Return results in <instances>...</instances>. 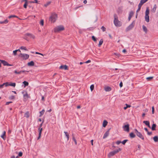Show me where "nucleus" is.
I'll list each match as a JSON object with an SVG mask.
<instances>
[{
	"label": "nucleus",
	"mask_w": 158,
	"mask_h": 158,
	"mask_svg": "<svg viewBox=\"0 0 158 158\" xmlns=\"http://www.w3.org/2000/svg\"><path fill=\"white\" fill-rule=\"evenodd\" d=\"M31 34L29 33H27L25 35L30 37Z\"/></svg>",
	"instance_id": "nucleus-58"
},
{
	"label": "nucleus",
	"mask_w": 158,
	"mask_h": 158,
	"mask_svg": "<svg viewBox=\"0 0 158 158\" xmlns=\"http://www.w3.org/2000/svg\"><path fill=\"white\" fill-rule=\"evenodd\" d=\"M143 123H144L146 126L148 127L149 128H150L151 127L150 125L149 122L148 121H144Z\"/></svg>",
	"instance_id": "nucleus-18"
},
{
	"label": "nucleus",
	"mask_w": 158,
	"mask_h": 158,
	"mask_svg": "<svg viewBox=\"0 0 158 158\" xmlns=\"http://www.w3.org/2000/svg\"><path fill=\"white\" fill-rule=\"evenodd\" d=\"M72 136L73 137V140L74 141L75 144L76 145H77V141H76L75 138L74 137V135H73V134H72Z\"/></svg>",
	"instance_id": "nucleus-33"
},
{
	"label": "nucleus",
	"mask_w": 158,
	"mask_h": 158,
	"mask_svg": "<svg viewBox=\"0 0 158 158\" xmlns=\"http://www.w3.org/2000/svg\"><path fill=\"white\" fill-rule=\"evenodd\" d=\"M152 114H154V111H155V109L154 107L152 106Z\"/></svg>",
	"instance_id": "nucleus-52"
},
{
	"label": "nucleus",
	"mask_w": 158,
	"mask_h": 158,
	"mask_svg": "<svg viewBox=\"0 0 158 158\" xmlns=\"http://www.w3.org/2000/svg\"><path fill=\"white\" fill-rule=\"evenodd\" d=\"M95 28V27H89L88 28V29L90 30H92L94 29Z\"/></svg>",
	"instance_id": "nucleus-57"
},
{
	"label": "nucleus",
	"mask_w": 158,
	"mask_h": 158,
	"mask_svg": "<svg viewBox=\"0 0 158 158\" xmlns=\"http://www.w3.org/2000/svg\"><path fill=\"white\" fill-rule=\"evenodd\" d=\"M44 111H45V110L44 109H43L41 111H40V114L39 116L40 117L42 116V115H43V114H44Z\"/></svg>",
	"instance_id": "nucleus-32"
},
{
	"label": "nucleus",
	"mask_w": 158,
	"mask_h": 158,
	"mask_svg": "<svg viewBox=\"0 0 158 158\" xmlns=\"http://www.w3.org/2000/svg\"><path fill=\"white\" fill-rule=\"evenodd\" d=\"M141 6H139V5H138V9L136 11V13L138 12L140 10L141 8Z\"/></svg>",
	"instance_id": "nucleus-47"
},
{
	"label": "nucleus",
	"mask_w": 158,
	"mask_h": 158,
	"mask_svg": "<svg viewBox=\"0 0 158 158\" xmlns=\"http://www.w3.org/2000/svg\"><path fill=\"white\" fill-rule=\"evenodd\" d=\"M101 29H102L103 31H105L106 30V28L103 26L102 27Z\"/></svg>",
	"instance_id": "nucleus-49"
},
{
	"label": "nucleus",
	"mask_w": 158,
	"mask_h": 158,
	"mask_svg": "<svg viewBox=\"0 0 158 158\" xmlns=\"http://www.w3.org/2000/svg\"><path fill=\"white\" fill-rule=\"evenodd\" d=\"M123 128L125 131L128 132L129 131V125L128 124L125 125L123 126Z\"/></svg>",
	"instance_id": "nucleus-11"
},
{
	"label": "nucleus",
	"mask_w": 158,
	"mask_h": 158,
	"mask_svg": "<svg viewBox=\"0 0 158 158\" xmlns=\"http://www.w3.org/2000/svg\"><path fill=\"white\" fill-rule=\"evenodd\" d=\"M25 72H28V71L25 70H21L19 72H17V70H15L14 72L15 73L17 74H20L21 73H24Z\"/></svg>",
	"instance_id": "nucleus-17"
},
{
	"label": "nucleus",
	"mask_w": 158,
	"mask_h": 158,
	"mask_svg": "<svg viewBox=\"0 0 158 158\" xmlns=\"http://www.w3.org/2000/svg\"><path fill=\"white\" fill-rule=\"evenodd\" d=\"M153 78V77H147L146 78V79L147 80H148V81H150L151 80H152Z\"/></svg>",
	"instance_id": "nucleus-41"
},
{
	"label": "nucleus",
	"mask_w": 158,
	"mask_h": 158,
	"mask_svg": "<svg viewBox=\"0 0 158 158\" xmlns=\"http://www.w3.org/2000/svg\"><path fill=\"white\" fill-rule=\"evenodd\" d=\"M156 124L153 123L151 127V129L152 131L156 130Z\"/></svg>",
	"instance_id": "nucleus-25"
},
{
	"label": "nucleus",
	"mask_w": 158,
	"mask_h": 158,
	"mask_svg": "<svg viewBox=\"0 0 158 158\" xmlns=\"http://www.w3.org/2000/svg\"><path fill=\"white\" fill-rule=\"evenodd\" d=\"M135 21H133L132 23L126 29V31H128L131 30L132 28H133L134 26V25L135 24Z\"/></svg>",
	"instance_id": "nucleus-8"
},
{
	"label": "nucleus",
	"mask_w": 158,
	"mask_h": 158,
	"mask_svg": "<svg viewBox=\"0 0 158 158\" xmlns=\"http://www.w3.org/2000/svg\"><path fill=\"white\" fill-rule=\"evenodd\" d=\"M129 136L131 138H135L136 135L133 132H131L130 133Z\"/></svg>",
	"instance_id": "nucleus-23"
},
{
	"label": "nucleus",
	"mask_w": 158,
	"mask_h": 158,
	"mask_svg": "<svg viewBox=\"0 0 158 158\" xmlns=\"http://www.w3.org/2000/svg\"><path fill=\"white\" fill-rule=\"evenodd\" d=\"M94 88V85H92L90 86V89H91V91H92Z\"/></svg>",
	"instance_id": "nucleus-45"
},
{
	"label": "nucleus",
	"mask_w": 158,
	"mask_h": 158,
	"mask_svg": "<svg viewBox=\"0 0 158 158\" xmlns=\"http://www.w3.org/2000/svg\"><path fill=\"white\" fill-rule=\"evenodd\" d=\"M38 130L39 131V136L37 138L38 140L41 137L42 132L43 130V128H38Z\"/></svg>",
	"instance_id": "nucleus-15"
},
{
	"label": "nucleus",
	"mask_w": 158,
	"mask_h": 158,
	"mask_svg": "<svg viewBox=\"0 0 158 158\" xmlns=\"http://www.w3.org/2000/svg\"><path fill=\"white\" fill-rule=\"evenodd\" d=\"M134 14V12L133 11H131L129 14V16H130V17H131L133 16Z\"/></svg>",
	"instance_id": "nucleus-36"
},
{
	"label": "nucleus",
	"mask_w": 158,
	"mask_h": 158,
	"mask_svg": "<svg viewBox=\"0 0 158 158\" xmlns=\"http://www.w3.org/2000/svg\"><path fill=\"white\" fill-rule=\"evenodd\" d=\"M0 61L2 63L4 66H11L12 65L9 64L7 62L4 60L0 59Z\"/></svg>",
	"instance_id": "nucleus-12"
},
{
	"label": "nucleus",
	"mask_w": 158,
	"mask_h": 158,
	"mask_svg": "<svg viewBox=\"0 0 158 158\" xmlns=\"http://www.w3.org/2000/svg\"><path fill=\"white\" fill-rule=\"evenodd\" d=\"M12 102H7L6 103V105H8L9 104L12 103Z\"/></svg>",
	"instance_id": "nucleus-62"
},
{
	"label": "nucleus",
	"mask_w": 158,
	"mask_h": 158,
	"mask_svg": "<svg viewBox=\"0 0 158 158\" xmlns=\"http://www.w3.org/2000/svg\"><path fill=\"white\" fill-rule=\"evenodd\" d=\"M59 69H64L65 70H67L68 69V66L66 65H61Z\"/></svg>",
	"instance_id": "nucleus-14"
},
{
	"label": "nucleus",
	"mask_w": 158,
	"mask_h": 158,
	"mask_svg": "<svg viewBox=\"0 0 158 158\" xmlns=\"http://www.w3.org/2000/svg\"><path fill=\"white\" fill-rule=\"evenodd\" d=\"M103 43V40L102 39H101L99 41V43L98 44V46L100 47L101 46L102 44Z\"/></svg>",
	"instance_id": "nucleus-30"
},
{
	"label": "nucleus",
	"mask_w": 158,
	"mask_h": 158,
	"mask_svg": "<svg viewBox=\"0 0 158 158\" xmlns=\"http://www.w3.org/2000/svg\"><path fill=\"white\" fill-rule=\"evenodd\" d=\"M64 27L62 25L58 26L54 28V32H58L60 31L64 30Z\"/></svg>",
	"instance_id": "nucleus-3"
},
{
	"label": "nucleus",
	"mask_w": 158,
	"mask_h": 158,
	"mask_svg": "<svg viewBox=\"0 0 158 158\" xmlns=\"http://www.w3.org/2000/svg\"><path fill=\"white\" fill-rule=\"evenodd\" d=\"M143 3L142 2V1L141 0L140 3L139 4V6H142V5L143 4Z\"/></svg>",
	"instance_id": "nucleus-55"
},
{
	"label": "nucleus",
	"mask_w": 158,
	"mask_h": 158,
	"mask_svg": "<svg viewBox=\"0 0 158 158\" xmlns=\"http://www.w3.org/2000/svg\"><path fill=\"white\" fill-rule=\"evenodd\" d=\"M123 6L119 7L117 9V12L118 13H121L123 12Z\"/></svg>",
	"instance_id": "nucleus-16"
},
{
	"label": "nucleus",
	"mask_w": 158,
	"mask_h": 158,
	"mask_svg": "<svg viewBox=\"0 0 158 158\" xmlns=\"http://www.w3.org/2000/svg\"><path fill=\"white\" fill-rule=\"evenodd\" d=\"M145 13V20L147 22H149V10L148 7H147Z\"/></svg>",
	"instance_id": "nucleus-6"
},
{
	"label": "nucleus",
	"mask_w": 158,
	"mask_h": 158,
	"mask_svg": "<svg viewBox=\"0 0 158 158\" xmlns=\"http://www.w3.org/2000/svg\"><path fill=\"white\" fill-rule=\"evenodd\" d=\"M24 116L27 118H29V112L28 111H27L24 114Z\"/></svg>",
	"instance_id": "nucleus-28"
},
{
	"label": "nucleus",
	"mask_w": 158,
	"mask_h": 158,
	"mask_svg": "<svg viewBox=\"0 0 158 158\" xmlns=\"http://www.w3.org/2000/svg\"><path fill=\"white\" fill-rule=\"evenodd\" d=\"M44 119H43V121L42 123H41L40 125V126H39V128H42L41 127H42V125H43V123H44Z\"/></svg>",
	"instance_id": "nucleus-59"
},
{
	"label": "nucleus",
	"mask_w": 158,
	"mask_h": 158,
	"mask_svg": "<svg viewBox=\"0 0 158 158\" xmlns=\"http://www.w3.org/2000/svg\"><path fill=\"white\" fill-rule=\"evenodd\" d=\"M22 155H23V153L22 152H20L19 153L18 156L21 157L22 156Z\"/></svg>",
	"instance_id": "nucleus-51"
},
{
	"label": "nucleus",
	"mask_w": 158,
	"mask_h": 158,
	"mask_svg": "<svg viewBox=\"0 0 158 158\" xmlns=\"http://www.w3.org/2000/svg\"><path fill=\"white\" fill-rule=\"evenodd\" d=\"M57 18V15L56 14H52L49 18V20L52 22L54 23Z\"/></svg>",
	"instance_id": "nucleus-4"
},
{
	"label": "nucleus",
	"mask_w": 158,
	"mask_h": 158,
	"mask_svg": "<svg viewBox=\"0 0 158 158\" xmlns=\"http://www.w3.org/2000/svg\"><path fill=\"white\" fill-rule=\"evenodd\" d=\"M145 13V20L147 22H149V10L148 7H147Z\"/></svg>",
	"instance_id": "nucleus-5"
},
{
	"label": "nucleus",
	"mask_w": 158,
	"mask_h": 158,
	"mask_svg": "<svg viewBox=\"0 0 158 158\" xmlns=\"http://www.w3.org/2000/svg\"><path fill=\"white\" fill-rule=\"evenodd\" d=\"M29 2L31 3H38V1L37 0H34V1H30Z\"/></svg>",
	"instance_id": "nucleus-44"
},
{
	"label": "nucleus",
	"mask_w": 158,
	"mask_h": 158,
	"mask_svg": "<svg viewBox=\"0 0 158 158\" xmlns=\"http://www.w3.org/2000/svg\"><path fill=\"white\" fill-rule=\"evenodd\" d=\"M64 133H65V135L67 138V140H68L69 138V133L66 131H64Z\"/></svg>",
	"instance_id": "nucleus-27"
},
{
	"label": "nucleus",
	"mask_w": 158,
	"mask_h": 158,
	"mask_svg": "<svg viewBox=\"0 0 158 158\" xmlns=\"http://www.w3.org/2000/svg\"><path fill=\"white\" fill-rule=\"evenodd\" d=\"M8 22V21L7 19H6L4 21H0V24H4V23H7Z\"/></svg>",
	"instance_id": "nucleus-34"
},
{
	"label": "nucleus",
	"mask_w": 158,
	"mask_h": 158,
	"mask_svg": "<svg viewBox=\"0 0 158 158\" xmlns=\"http://www.w3.org/2000/svg\"><path fill=\"white\" fill-rule=\"evenodd\" d=\"M123 86V83L122 81H121L119 83V86L121 88Z\"/></svg>",
	"instance_id": "nucleus-61"
},
{
	"label": "nucleus",
	"mask_w": 158,
	"mask_h": 158,
	"mask_svg": "<svg viewBox=\"0 0 158 158\" xmlns=\"http://www.w3.org/2000/svg\"><path fill=\"white\" fill-rule=\"evenodd\" d=\"M114 23L116 27H120L121 25L120 22L118 20V17L116 15H114Z\"/></svg>",
	"instance_id": "nucleus-1"
},
{
	"label": "nucleus",
	"mask_w": 158,
	"mask_h": 158,
	"mask_svg": "<svg viewBox=\"0 0 158 158\" xmlns=\"http://www.w3.org/2000/svg\"><path fill=\"white\" fill-rule=\"evenodd\" d=\"M125 105H126V106H124V110H126L128 108H129V107H131V106L130 105H128V104H126Z\"/></svg>",
	"instance_id": "nucleus-35"
},
{
	"label": "nucleus",
	"mask_w": 158,
	"mask_h": 158,
	"mask_svg": "<svg viewBox=\"0 0 158 158\" xmlns=\"http://www.w3.org/2000/svg\"><path fill=\"white\" fill-rule=\"evenodd\" d=\"M22 93L23 94V97L24 99L30 98V96L28 95L26 91L24 90L22 92Z\"/></svg>",
	"instance_id": "nucleus-9"
},
{
	"label": "nucleus",
	"mask_w": 158,
	"mask_h": 158,
	"mask_svg": "<svg viewBox=\"0 0 158 158\" xmlns=\"http://www.w3.org/2000/svg\"><path fill=\"white\" fill-rule=\"evenodd\" d=\"M108 123L107 121L106 120H104L103 122L102 126L103 127H105Z\"/></svg>",
	"instance_id": "nucleus-22"
},
{
	"label": "nucleus",
	"mask_w": 158,
	"mask_h": 158,
	"mask_svg": "<svg viewBox=\"0 0 158 158\" xmlns=\"http://www.w3.org/2000/svg\"><path fill=\"white\" fill-rule=\"evenodd\" d=\"M51 2H47L46 4H45L44 5V6L45 7H47L51 3Z\"/></svg>",
	"instance_id": "nucleus-43"
},
{
	"label": "nucleus",
	"mask_w": 158,
	"mask_h": 158,
	"mask_svg": "<svg viewBox=\"0 0 158 158\" xmlns=\"http://www.w3.org/2000/svg\"><path fill=\"white\" fill-rule=\"evenodd\" d=\"M14 98H15V96L13 95L10 96L9 98V99H11V100L13 99H14Z\"/></svg>",
	"instance_id": "nucleus-53"
},
{
	"label": "nucleus",
	"mask_w": 158,
	"mask_h": 158,
	"mask_svg": "<svg viewBox=\"0 0 158 158\" xmlns=\"http://www.w3.org/2000/svg\"><path fill=\"white\" fill-rule=\"evenodd\" d=\"M23 84L24 85V87H25L26 86H28L29 84L28 82L26 81H24L23 82Z\"/></svg>",
	"instance_id": "nucleus-31"
},
{
	"label": "nucleus",
	"mask_w": 158,
	"mask_h": 158,
	"mask_svg": "<svg viewBox=\"0 0 158 158\" xmlns=\"http://www.w3.org/2000/svg\"><path fill=\"white\" fill-rule=\"evenodd\" d=\"M143 3L142 2V1L141 0L140 3L139 4V6H142V5L143 4Z\"/></svg>",
	"instance_id": "nucleus-54"
},
{
	"label": "nucleus",
	"mask_w": 158,
	"mask_h": 158,
	"mask_svg": "<svg viewBox=\"0 0 158 158\" xmlns=\"http://www.w3.org/2000/svg\"><path fill=\"white\" fill-rule=\"evenodd\" d=\"M154 141L156 142L158 141V136H155L153 138Z\"/></svg>",
	"instance_id": "nucleus-29"
},
{
	"label": "nucleus",
	"mask_w": 158,
	"mask_h": 158,
	"mask_svg": "<svg viewBox=\"0 0 158 158\" xmlns=\"http://www.w3.org/2000/svg\"><path fill=\"white\" fill-rule=\"evenodd\" d=\"M17 51L16 50L13 51V54L14 55H17Z\"/></svg>",
	"instance_id": "nucleus-56"
},
{
	"label": "nucleus",
	"mask_w": 158,
	"mask_h": 158,
	"mask_svg": "<svg viewBox=\"0 0 158 158\" xmlns=\"http://www.w3.org/2000/svg\"><path fill=\"white\" fill-rule=\"evenodd\" d=\"M135 133L136 134V135L142 140H144V138L141 133L139 132L137 129H135L134 130Z\"/></svg>",
	"instance_id": "nucleus-7"
},
{
	"label": "nucleus",
	"mask_w": 158,
	"mask_h": 158,
	"mask_svg": "<svg viewBox=\"0 0 158 158\" xmlns=\"http://www.w3.org/2000/svg\"><path fill=\"white\" fill-rule=\"evenodd\" d=\"M121 143V141H118L116 142V143L118 145H119Z\"/></svg>",
	"instance_id": "nucleus-60"
},
{
	"label": "nucleus",
	"mask_w": 158,
	"mask_h": 158,
	"mask_svg": "<svg viewBox=\"0 0 158 158\" xmlns=\"http://www.w3.org/2000/svg\"><path fill=\"white\" fill-rule=\"evenodd\" d=\"M147 134H148V135H151V134H152V132H148H148H147Z\"/></svg>",
	"instance_id": "nucleus-63"
},
{
	"label": "nucleus",
	"mask_w": 158,
	"mask_h": 158,
	"mask_svg": "<svg viewBox=\"0 0 158 158\" xmlns=\"http://www.w3.org/2000/svg\"><path fill=\"white\" fill-rule=\"evenodd\" d=\"M30 37L32 38L33 39L35 38V36L32 34H31Z\"/></svg>",
	"instance_id": "nucleus-64"
},
{
	"label": "nucleus",
	"mask_w": 158,
	"mask_h": 158,
	"mask_svg": "<svg viewBox=\"0 0 158 158\" xmlns=\"http://www.w3.org/2000/svg\"><path fill=\"white\" fill-rule=\"evenodd\" d=\"M14 17H15V18H18V16H17L15 15H11L9 16L8 17V18L9 19H10V18H14Z\"/></svg>",
	"instance_id": "nucleus-42"
},
{
	"label": "nucleus",
	"mask_w": 158,
	"mask_h": 158,
	"mask_svg": "<svg viewBox=\"0 0 158 158\" xmlns=\"http://www.w3.org/2000/svg\"><path fill=\"white\" fill-rule=\"evenodd\" d=\"M10 86L15 87L16 85V83H10L9 84Z\"/></svg>",
	"instance_id": "nucleus-38"
},
{
	"label": "nucleus",
	"mask_w": 158,
	"mask_h": 158,
	"mask_svg": "<svg viewBox=\"0 0 158 158\" xmlns=\"http://www.w3.org/2000/svg\"><path fill=\"white\" fill-rule=\"evenodd\" d=\"M20 49H23L25 50H27L26 48V47H23V46H21L20 47Z\"/></svg>",
	"instance_id": "nucleus-48"
},
{
	"label": "nucleus",
	"mask_w": 158,
	"mask_h": 158,
	"mask_svg": "<svg viewBox=\"0 0 158 158\" xmlns=\"http://www.w3.org/2000/svg\"><path fill=\"white\" fill-rule=\"evenodd\" d=\"M27 65L29 66H33L34 65V62L33 61H31L30 62H28Z\"/></svg>",
	"instance_id": "nucleus-21"
},
{
	"label": "nucleus",
	"mask_w": 158,
	"mask_h": 158,
	"mask_svg": "<svg viewBox=\"0 0 158 158\" xmlns=\"http://www.w3.org/2000/svg\"><path fill=\"white\" fill-rule=\"evenodd\" d=\"M19 56L23 58V60H26L28 59L29 58V55L26 54H22L21 53Z\"/></svg>",
	"instance_id": "nucleus-10"
},
{
	"label": "nucleus",
	"mask_w": 158,
	"mask_h": 158,
	"mask_svg": "<svg viewBox=\"0 0 158 158\" xmlns=\"http://www.w3.org/2000/svg\"><path fill=\"white\" fill-rule=\"evenodd\" d=\"M156 8H157V6L156 4H155L154 5L153 8L151 10V11L153 13H155L156 12Z\"/></svg>",
	"instance_id": "nucleus-19"
},
{
	"label": "nucleus",
	"mask_w": 158,
	"mask_h": 158,
	"mask_svg": "<svg viewBox=\"0 0 158 158\" xmlns=\"http://www.w3.org/2000/svg\"><path fill=\"white\" fill-rule=\"evenodd\" d=\"M121 150L122 149L120 148H119L118 149L110 152L108 154V157L109 158L110 157L121 151Z\"/></svg>",
	"instance_id": "nucleus-2"
},
{
	"label": "nucleus",
	"mask_w": 158,
	"mask_h": 158,
	"mask_svg": "<svg viewBox=\"0 0 158 158\" xmlns=\"http://www.w3.org/2000/svg\"><path fill=\"white\" fill-rule=\"evenodd\" d=\"M104 89H105V90L106 92L110 91H111V88L110 87H109V86H107V87H105V88Z\"/></svg>",
	"instance_id": "nucleus-24"
},
{
	"label": "nucleus",
	"mask_w": 158,
	"mask_h": 158,
	"mask_svg": "<svg viewBox=\"0 0 158 158\" xmlns=\"http://www.w3.org/2000/svg\"><path fill=\"white\" fill-rule=\"evenodd\" d=\"M110 128H109L104 134L103 136V138L104 139L106 138L109 135V131L110 129Z\"/></svg>",
	"instance_id": "nucleus-13"
},
{
	"label": "nucleus",
	"mask_w": 158,
	"mask_h": 158,
	"mask_svg": "<svg viewBox=\"0 0 158 158\" xmlns=\"http://www.w3.org/2000/svg\"><path fill=\"white\" fill-rule=\"evenodd\" d=\"M27 6V2H25L24 4L23 5V7L24 8H26Z\"/></svg>",
	"instance_id": "nucleus-50"
},
{
	"label": "nucleus",
	"mask_w": 158,
	"mask_h": 158,
	"mask_svg": "<svg viewBox=\"0 0 158 158\" xmlns=\"http://www.w3.org/2000/svg\"><path fill=\"white\" fill-rule=\"evenodd\" d=\"M9 84L8 82H5V83H4L3 84V85H5L6 87L7 86L9 85Z\"/></svg>",
	"instance_id": "nucleus-46"
},
{
	"label": "nucleus",
	"mask_w": 158,
	"mask_h": 158,
	"mask_svg": "<svg viewBox=\"0 0 158 158\" xmlns=\"http://www.w3.org/2000/svg\"><path fill=\"white\" fill-rule=\"evenodd\" d=\"M128 141V139H125L123 140V141L121 142V143H122L123 145H125L126 143Z\"/></svg>",
	"instance_id": "nucleus-39"
},
{
	"label": "nucleus",
	"mask_w": 158,
	"mask_h": 158,
	"mask_svg": "<svg viewBox=\"0 0 158 158\" xmlns=\"http://www.w3.org/2000/svg\"><path fill=\"white\" fill-rule=\"evenodd\" d=\"M143 29V31L145 32V33H147V29L146 28V27L143 25L142 26Z\"/></svg>",
	"instance_id": "nucleus-26"
},
{
	"label": "nucleus",
	"mask_w": 158,
	"mask_h": 158,
	"mask_svg": "<svg viewBox=\"0 0 158 158\" xmlns=\"http://www.w3.org/2000/svg\"><path fill=\"white\" fill-rule=\"evenodd\" d=\"M92 40L94 42H96L97 41V39L93 35L92 36Z\"/></svg>",
	"instance_id": "nucleus-37"
},
{
	"label": "nucleus",
	"mask_w": 158,
	"mask_h": 158,
	"mask_svg": "<svg viewBox=\"0 0 158 158\" xmlns=\"http://www.w3.org/2000/svg\"><path fill=\"white\" fill-rule=\"evenodd\" d=\"M40 24L41 26H43L44 25V20L43 19H41L40 22Z\"/></svg>",
	"instance_id": "nucleus-40"
},
{
	"label": "nucleus",
	"mask_w": 158,
	"mask_h": 158,
	"mask_svg": "<svg viewBox=\"0 0 158 158\" xmlns=\"http://www.w3.org/2000/svg\"><path fill=\"white\" fill-rule=\"evenodd\" d=\"M1 137L4 140L6 139V131H3V134L1 135Z\"/></svg>",
	"instance_id": "nucleus-20"
}]
</instances>
